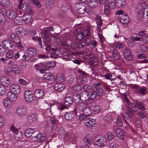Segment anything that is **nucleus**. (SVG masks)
Instances as JSON below:
<instances>
[{
  "instance_id": "f257e3e1",
  "label": "nucleus",
  "mask_w": 148,
  "mask_h": 148,
  "mask_svg": "<svg viewBox=\"0 0 148 148\" xmlns=\"http://www.w3.org/2000/svg\"><path fill=\"white\" fill-rule=\"evenodd\" d=\"M134 92L139 95L144 96L147 94V88L145 87H140L136 84L132 86Z\"/></svg>"
},
{
  "instance_id": "f03ea898",
  "label": "nucleus",
  "mask_w": 148,
  "mask_h": 148,
  "mask_svg": "<svg viewBox=\"0 0 148 148\" xmlns=\"http://www.w3.org/2000/svg\"><path fill=\"white\" fill-rule=\"evenodd\" d=\"M76 110V108H75L74 111L69 112H66L65 113L64 116L65 119L69 121L74 119L77 114Z\"/></svg>"
},
{
  "instance_id": "7ed1b4c3",
  "label": "nucleus",
  "mask_w": 148,
  "mask_h": 148,
  "mask_svg": "<svg viewBox=\"0 0 148 148\" xmlns=\"http://www.w3.org/2000/svg\"><path fill=\"white\" fill-rule=\"evenodd\" d=\"M75 10L80 14L83 13L86 11V7L84 3H79L76 4L75 6Z\"/></svg>"
},
{
  "instance_id": "20e7f679",
  "label": "nucleus",
  "mask_w": 148,
  "mask_h": 148,
  "mask_svg": "<svg viewBox=\"0 0 148 148\" xmlns=\"http://www.w3.org/2000/svg\"><path fill=\"white\" fill-rule=\"evenodd\" d=\"M11 131L14 134V136L15 139L16 140H19L22 138L23 137L22 133L18 131L13 125L10 127Z\"/></svg>"
},
{
  "instance_id": "39448f33",
  "label": "nucleus",
  "mask_w": 148,
  "mask_h": 148,
  "mask_svg": "<svg viewBox=\"0 0 148 148\" xmlns=\"http://www.w3.org/2000/svg\"><path fill=\"white\" fill-rule=\"evenodd\" d=\"M21 6V9L24 12H27L29 14L32 15L34 13V12L31 8L29 4L24 3Z\"/></svg>"
},
{
  "instance_id": "423d86ee",
  "label": "nucleus",
  "mask_w": 148,
  "mask_h": 148,
  "mask_svg": "<svg viewBox=\"0 0 148 148\" xmlns=\"http://www.w3.org/2000/svg\"><path fill=\"white\" fill-rule=\"evenodd\" d=\"M79 110L82 111L84 115L88 117L92 113V111L89 107H85L84 106H81L79 107Z\"/></svg>"
},
{
  "instance_id": "0eeeda50",
  "label": "nucleus",
  "mask_w": 148,
  "mask_h": 148,
  "mask_svg": "<svg viewBox=\"0 0 148 148\" xmlns=\"http://www.w3.org/2000/svg\"><path fill=\"white\" fill-rule=\"evenodd\" d=\"M107 142L106 138L104 137H102L96 140L94 144L99 147H103L105 146Z\"/></svg>"
},
{
  "instance_id": "6e6552de",
  "label": "nucleus",
  "mask_w": 148,
  "mask_h": 148,
  "mask_svg": "<svg viewBox=\"0 0 148 148\" xmlns=\"http://www.w3.org/2000/svg\"><path fill=\"white\" fill-rule=\"evenodd\" d=\"M90 39L86 38V40L83 42H81L76 44V47L79 48L84 49L86 48L89 45H90Z\"/></svg>"
},
{
  "instance_id": "1a4fd4ad",
  "label": "nucleus",
  "mask_w": 148,
  "mask_h": 148,
  "mask_svg": "<svg viewBox=\"0 0 148 148\" xmlns=\"http://www.w3.org/2000/svg\"><path fill=\"white\" fill-rule=\"evenodd\" d=\"M24 96L25 99L27 102H31L33 99V95L31 90H27L25 91Z\"/></svg>"
},
{
  "instance_id": "9d476101",
  "label": "nucleus",
  "mask_w": 148,
  "mask_h": 148,
  "mask_svg": "<svg viewBox=\"0 0 148 148\" xmlns=\"http://www.w3.org/2000/svg\"><path fill=\"white\" fill-rule=\"evenodd\" d=\"M124 56L125 59L127 61L131 60L132 59V55L130 50L128 48H126L124 51Z\"/></svg>"
},
{
  "instance_id": "9b49d317",
  "label": "nucleus",
  "mask_w": 148,
  "mask_h": 148,
  "mask_svg": "<svg viewBox=\"0 0 148 148\" xmlns=\"http://www.w3.org/2000/svg\"><path fill=\"white\" fill-rule=\"evenodd\" d=\"M0 83L4 86H8L10 84V79L6 77H2L0 78Z\"/></svg>"
},
{
  "instance_id": "f8f14e48",
  "label": "nucleus",
  "mask_w": 148,
  "mask_h": 148,
  "mask_svg": "<svg viewBox=\"0 0 148 148\" xmlns=\"http://www.w3.org/2000/svg\"><path fill=\"white\" fill-rule=\"evenodd\" d=\"M50 121L51 124V129L53 130H55L57 128L58 121L56 119L55 117H51Z\"/></svg>"
},
{
  "instance_id": "ddd939ff",
  "label": "nucleus",
  "mask_w": 148,
  "mask_h": 148,
  "mask_svg": "<svg viewBox=\"0 0 148 148\" xmlns=\"http://www.w3.org/2000/svg\"><path fill=\"white\" fill-rule=\"evenodd\" d=\"M80 29H78L75 33V36L76 39L78 41H80L84 38V34L82 32H79Z\"/></svg>"
},
{
  "instance_id": "4468645a",
  "label": "nucleus",
  "mask_w": 148,
  "mask_h": 148,
  "mask_svg": "<svg viewBox=\"0 0 148 148\" xmlns=\"http://www.w3.org/2000/svg\"><path fill=\"white\" fill-rule=\"evenodd\" d=\"M7 15L9 19L13 20L17 17V14L14 10H9L7 12Z\"/></svg>"
},
{
  "instance_id": "2eb2a0df",
  "label": "nucleus",
  "mask_w": 148,
  "mask_h": 148,
  "mask_svg": "<svg viewBox=\"0 0 148 148\" xmlns=\"http://www.w3.org/2000/svg\"><path fill=\"white\" fill-rule=\"evenodd\" d=\"M16 94L12 92H8L6 94V98L10 101H15L17 99Z\"/></svg>"
},
{
  "instance_id": "dca6fc26",
  "label": "nucleus",
  "mask_w": 148,
  "mask_h": 148,
  "mask_svg": "<svg viewBox=\"0 0 148 148\" xmlns=\"http://www.w3.org/2000/svg\"><path fill=\"white\" fill-rule=\"evenodd\" d=\"M26 109L23 106H21L18 108L16 110V112L18 115L23 116L26 114Z\"/></svg>"
},
{
  "instance_id": "f3484780",
  "label": "nucleus",
  "mask_w": 148,
  "mask_h": 148,
  "mask_svg": "<svg viewBox=\"0 0 148 148\" xmlns=\"http://www.w3.org/2000/svg\"><path fill=\"white\" fill-rule=\"evenodd\" d=\"M37 117V116L36 114H33L29 115L27 118L28 122L30 124L35 122L36 121Z\"/></svg>"
},
{
  "instance_id": "a211bd4d",
  "label": "nucleus",
  "mask_w": 148,
  "mask_h": 148,
  "mask_svg": "<svg viewBox=\"0 0 148 148\" xmlns=\"http://www.w3.org/2000/svg\"><path fill=\"white\" fill-rule=\"evenodd\" d=\"M10 89L12 92L18 94L20 92L19 87L16 84H14L11 85L10 87Z\"/></svg>"
},
{
  "instance_id": "6ab92c4d",
  "label": "nucleus",
  "mask_w": 148,
  "mask_h": 148,
  "mask_svg": "<svg viewBox=\"0 0 148 148\" xmlns=\"http://www.w3.org/2000/svg\"><path fill=\"white\" fill-rule=\"evenodd\" d=\"M2 44L4 47L6 49L12 48L13 46V43L8 40H5L2 42Z\"/></svg>"
},
{
  "instance_id": "aec40b11",
  "label": "nucleus",
  "mask_w": 148,
  "mask_h": 148,
  "mask_svg": "<svg viewBox=\"0 0 148 148\" xmlns=\"http://www.w3.org/2000/svg\"><path fill=\"white\" fill-rule=\"evenodd\" d=\"M31 15H24L22 16L23 19L27 24L30 23L32 20V17Z\"/></svg>"
},
{
  "instance_id": "412c9836",
  "label": "nucleus",
  "mask_w": 148,
  "mask_h": 148,
  "mask_svg": "<svg viewBox=\"0 0 148 148\" xmlns=\"http://www.w3.org/2000/svg\"><path fill=\"white\" fill-rule=\"evenodd\" d=\"M126 3L125 0H116V6L120 8H122L125 5Z\"/></svg>"
},
{
  "instance_id": "4be33fe9",
  "label": "nucleus",
  "mask_w": 148,
  "mask_h": 148,
  "mask_svg": "<svg viewBox=\"0 0 148 148\" xmlns=\"http://www.w3.org/2000/svg\"><path fill=\"white\" fill-rule=\"evenodd\" d=\"M44 94V92L42 90L38 89L34 91V96L37 98H40L42 97Z\"/></svg>"
},
{
  "instance_id": "5701e85b",
  "label": "nucleus",
  "mask_w": 148,
  "mask_h": 148,
  "mask_svg": "<svg viewBox=\"0 0 148 148\" xmlns=\"http://www.w3.org/2000/svg\"><path fill=\"white\" fill-rule=\"evenodd\" d=\"M42 32L43 34L42 38H45L48 41H49L50 39L49 37L51 36V34L48 30H43Z\"/></svg>"
},
{
  "instance_id": "b1692460",
  "label": "nucleus",
  "mask_w": 148,
  "mask_h": 148,
  "mask_svg": "<svg viewBox=\"0 0 148 148\" xmlns=\"http://www.w3.org/2000/svg\"><path fill=\"white\" fill-rule=\"evenodd\" d=\"M83 88L85 91V92L87 93L90 92L93 90V88L89 84H86L84 85L82 87Z\"/></svg>"
},
{
  "instance_id": "393cba45",
  "label": "nucleus",
  "mask_w": 148,
  "mask_h": 148,
  "mask_svg": "<svg viewBox=\"0 0 148 148\" xmlns=\"http://www.w3.org/2000/svg\"><path fill=\"white\" fill-rule=\"evenodd\" d=\"M44 78L48 81H51L54 79V76L53 74L51 73H46L44 75Z\"/></svg>"
},
{
  "instance_id": "a878e982",
  "label": "nucleus",
  "mask_w": 148,
  "mask_h": 148,
  "mask_svg": "<svg viewBox=\"0 0 148 148\" xmlns=\"http://www.w3.org/2000/svg\"><path fill=\"white\" fill-rule=\"evenodd\" d=\"M64 88V86L62 84L60 83L56 84L55 85L54 89L57 92H61L63 90Z\"/></svg>"
},
{
  "instance_id": "bb28decb",
  "label": "nucleus",
  "mask_w": 148,
  "mask_h": 148,
  "mask_svg": "<svg viewBox=\"0 0 148 148\" xmlns=\"http://www.w3.org/2000/svg\"><path fill=\"white\" fill-rule=\"evenodd\" d=\"M87 2L88 5L93 8H95L98 5L96 0H87Z\"/></svg>"
},
{
  "instance_id": "cd10ccee",
  "label": "nucleus",
  "mask_w": 148,
  "mask_h": 148,
  "mask_svg": "<svg viewBox=\"0 0 148 148\" xmlns=\"http://www.w3.org/2000/svg\"><path fill=\"white\" fill-rule=\"evenodd\" d=\"M35 132L34 129L29 128L27 129L25 132V136L27 137H29L32 136V135Z\"/></svg>"
},
{
  "instance_id": "c85d7f7f",
  "label": "nucleus",
  "mask_w": 148,
  "mask_h": 148,
  "mask_svg": "<svg viewBox=\"0 0 148 148\" xmlns=\"http://www.w3.org/2000/svg\"><path fill=\"white\" fill-rule=\"evenodd\" d=\"M104 119L107 122H111L114 121V119L112 116V114L109 113L106 114L104 116Z\"/></svg>"
},
{
  "instance_id": "c756f323",
  "label": "nucleus",
  "mask_w": 148,
  "mask_h": 148,
  "mask_svg": "<svg viewBox=\"0 0 148 148\" xmlns=\"http://www.w3.org/2000/svg\"><path fill=\"white\" fill-rule=\"evenodd\" d=\"M101 26L97 25V30L100 40L101 41H102L103 40V37L102 35V32L101 27Z\"/></svg>"
},
{
  "instance_id": "7c9ffc66",
  "label": "nucleus",
  "mask_w": 148,
  "mask_h": 148,
  "mask_svg": "<svg viewBox=\"0 0 148 148\" xmlns=\"http://www.w3.org/2000/svg\"><path fill=\"white\" fill-rule=\"evenodd\" d=\"M46 136L45 134H42L40 133H38L37 134V138L38 139V142L42 143L45 139Z\"/></svg>"
},
{
  "instance_id": "2f4dec72",
  "label": "nucleus",
  "mask_w": 148,
  "mask_h": 148,
  "mask_svg": "<svg viewBox=\"0 0 148 148\" xmlns=\"http://www.w3.org/2000/svg\"><path fill=\"white\" fill-rule=\"evenodd\" d=\"M89 95L88 94L86 93V92H80L81 99L85 101L89 100Z\"/></svg>"
},
{
  "instance_id": "473e14b6",
  "label": "nucleus",
  "mask_w": 148,
  "mask_h": 148,
  "mask_svg": "<svg viewBox=\"0 0 148 148\" xmlns=\"http://www.w3.org/2000/svg\"><path fill=\"white\" fill-rule=\"evenodd\" d=\"M50 56L51 58H57L58 56L56 53V51L54 48H50Z\"/></svg>"
},
{
  "instance_id": "72a5a7b5",
  "label": "nucleus",
  "mask_w": 148,
  "mask_h": 148,
  "mask_svg": "<svg viewBox=\"0 0 148 148\" xmlns=\"http://www.w3.org/2000/svg\"><path fill=\"white\" fill-rule=\"evenodd\" d=\"M124 16H123V17L122 18L121 17H119V19L121 23L124 24H127L129 22V18H128L127 15L126 17H125V18Z\"/></svg>"
},
{
  "instance_id": "f704fd0d",
  "label": "nucleus",
  "mask_w": 148,
  "mask_h": 148,
  "mask_svg": "<svg viewBox=\"0 0 148 148\" xmlns=\"http://www.w3.org/2000/svg\"><path fill=\"white\" fill-rule=\"evenodd\" d=\"M16 34L18 35H21V36L24 35L25 34L26 32L25 29L22 27H20L16 29Z\"/></svg>"
},
{
  "instance_id": "c9c22d12",
  "label": "nucleus",
  "mask_w": 148,
  "mask_h": 148,
  "mask_svg": "<svg viewBox=\"0 0 148 148\" xmlns=\"http://www.w3.org/2000/svg\"><path fill=\"white\" fill-rule=\"evenodd\" d=\"M65 104L66 106H70L73 103V100L72 98L69 96L66 97L64 100Z\"/></svg>"
},
{
  "instance_id": "e433bc0d",
  "label": "nucleus",
  "mask_w": 148,
  "mask_h": 148,
  "mask_svg": "<svg viewBox=\"0 0 148 148\" xmlns=\"http://www.w3.org/2000/svg\"><path fill=\"white\" fill-rule=\"evenodd\" d=\"M11 70L15 75H18L20 73L19 68L16 65H13L12 67Z\"/></svg>"
},
{
  "instance_id": "4c0bfd02",
  "label": "nucleus",
  "mask_w": 148,
  "mask_h": 148,
  "mask_svg": "<svg viewBox=\"0 0 148 148\" xmlns=\"http://www.w3.org/2000/svg\"><path fill=\"white\" fill-rule=\"evenodd\" d=\"M72 43V41L70 39H68L63 42L61 43L62 46H64L66 48L70 45Z\"/></svg>"
},
{
  "instance_id": "58836bf2",
  "label": "nucleus",
  "mask_w": 148,
  "mask_h": 148,
  "mask_svg": "<svg viewBox=\"0 0 148 148\" xmlns=\"http://www.w3.org/2000/svg\"><path fill=\"white\" fill-rule=\"evenodd\" d=\"M28 54L29 56H34L36 55L37 51L36 50L33 48H30L28 50Z\"/></svg>"
},
{
  "instance_id": "ea45409f",
  "label": "nucleus",
  "mask_w": 148,
  "mask_h": 148,
  "mask_svg": "<svg viewBox=\"0 0 148 148\" xmlns=\"http://www.w3.org/2000/svg\"><path fill=\"white\" fill-rule=\"evenodd\" d=\"M101 110L102 108L100 106L96 105L94 106L93 111L95 113L98 114L99 113Z\"/></svg>"
},
{
  "instance_id": "a19ab883",
  "label": "nucleus",
  "mask_w": 148,
  "mask_h": 148,
  "mask_svg": "<svg viewBox=\"0 0 148 148\" xmlns=\"http://www.w3.org/2000/svg\"><path fill=\"white\" fill-rule=\"evenodd\" d=\"M136 104L139 110L141 111L145 110V108L142 102L137 101L136 102Z\"/></svg>"
},
{
  "instance_id": "79ce46f5",
  "label": "nucleus",
  "mask_w": 148,
  "mask_h": 148,
  "mask_svg": "<svg viewBox=\"0 0 148 148\" xmlns=\"http://www.w3.org/2000/svg\"><path fill=\"white\" fill-rule=\"evenodd\" d=\"M0 3L2 6L5 7H8L10 5V3L9 0H1Z\"/></svg>"
},
{
  "instance_id": "37998d69",
  "label": "nucleus",
  "mask_w": 148,
  "mask_h": 148,
  "mask_svg": "<svg viewBox=\"0 0 148 148\" xmlns=\"http://www.w3.org/2000/svg\"><path fill=\"white\" fill-rule=\"evenodd\" d=\"M96 93L97 96L101 97L104 94V91L103 89L101 87H98L96 88Z\"/></svg>"
},
{
  "instance_id": "c03bdc74",
  "label": "nucleus",
  "mask_w": 148,
  "mask_h": 148,
  "mask_svg": "<svg viewBox=\"0 0 148 148\" xmlns=\"http://www.w3.org/2000/svg\"><path fill=\"white\" fill-rule=\"evenodd\" d=\"M123 116L124 119L125 121V123H128V122L130 123L131 122L132 116H129L127 113L123 114Z\"/></svg>"
},
{
  "instance_id": "a18cd8bd",
  "label": "nucleus",
  "mask_w": 148,
  "mask_h": 148,
  "mask_svg": "<svg viewBox=\"0 0 148 148\" xmlns=\"http://www.w3.org/2000/svg\"><path fill=\"white\" fill-rule=\"evenodd\" d=\"M46 5L49 8H51L54 7V2L53 0H46Z\"/></svg>"
},
{
  "instance_id": "49530a36",
  "label": "nucleus",
  "mask_w": 148,
  "mask_h": 148,
  "mask_svg": "<svg viewBox=\"0 0 148 148\" xmlns=\"http://www.w3.org/2000/svg\"><path fill=\"white\" fill-rule=\"evenodd\" d=\"M11 38L10 39L13 40V41L15 43H18L19 42L20 40L19 38L14 34H12L10 35Z\"/></svg>"
},
{
  "instance_id": "de8ad7c7",
  "label": "nucleus",
  "mask_w": 148,
  "mask_h": 148,
  "mask_svg": "<svg viewBox=\"0 0 148 148\" xmlns=\"http://www.w3.org/2000/svg\"><path fill=\"white\" fill-rule=\"evenodd\" d=\"M116 0H108V6L111 9H114L116 6Z\"/></svg>"
},
{
  "instance_id": "09e8293b",
  "label": "nucleus",
  "mask_w": 148,
  "mask_h": 148,
  "mask_svg": "<svg viewBox=\"0 0 148 148\" xmlns=\"http://www.w3.org/2000/svg\"><path fill=\"white\" fill-rule=\"evenodd\" d=\"M140 51L141 52H147L148 50V47L146 44H143L140 45Z\"/></svg>"
},
{
  "instance_id": "8fccbe9b",
  "label": "nucleus",
  "mask_w": 148,
  "mask_h": 148,
  "mask_svg": "<svg viewBox=\"0 0 148 148\" xmlns=\"http://www.w3.org/2000/svg\"><path fill=\"white\" fill-rule=\"evenodd\" d=\"M144 17H145V16L143 10L138 11L137 16V19L138 20H141Z\"/></svg>"
},
{
  "instance_id": "3c124183",
  "label": "nucleus",
  "mask_w": 148,
  "mask_h": 148,
  "mask_svg": "<svg viewBox=\"0 0 148 148\" xmlns=\"http://www.w3.org/2000/svg\"><path fill=\"white\" fill-rule=\"evenodd\" d=\"M73 88L75 91L80 92L83 89L82 87L80 85L77 84L73 86Z\"/></svg>"
},
{
  "instance_id": "603ef678",
  "label": "nucleus",
  "mask_w": 148,
  "mask_h": 148,
  "mask_svg": "<svg viewBox=\"0 0 148 148\" xmlns=\"http://www.w3.org/2000/svg\"><path fill=\"white\" fill-rule=\"evenodd\" d=\"M90 95H89V99H95L97 96L96 91H95L93 89L92 91L90 92Z\"/></svg>"
},
{
  "instance_id": "864d4df0",
  "label": "nucleus",
  "mask_w": 148,
  "mask_h": 148,
  "mask_svg": "<svg viewBox=\"0 0 148 148\" xmlns=\"http://www.w3.org/2000/svg\"><path fill=\"white\" fill-rule=\"evenodd\" d=\"M95 20L97 25L102 26L103 24L102 20L99 16H97L95 18Z\"/></svg>"
},
{
  "instance_id": "5fc2aeb1",
  "label": "nucleus",
  "mask_w": 148,
  "mask_h": 148,
  "mask_svg": "<svg viewBox=\"0 0 148 148\" xmlns=\"http://www.w3.org/2000/svg\"><path fill=\"white\" fill-rule=\"evenodd\" d=\"M112 54L113 57L115 59H118L119 58L120 55L116 49H114L113 50Z\"/></svg>"
},
{
  "instance_id": "6e6d98bb",
  "label": "nucleus",
  "mask_w": 148,
  "mask_h": 148,
  "mask_svg": "<svg viewBox=\"0 0 148 148\" xmlns=\"http://www.w3.org/2000/svg\"><path fill=\"white\" fill-rule=\"evenodd\" d=\"M142 111H139L138 112L137 115L138 116L140 117L142 119H146L147 117L146 116V114L143 113Z\"/></svg>"
},
{
  "instance_id": "4d7b16f0",
  "label": "nucleus",
  "mask_w": 148,
  "mask_h": 148,
  "mask_svg": "<svg viewBox=\"0 0 148 148\" xmlns=\"http://www.w3.org/2000/svg\"><path fill=\"white\" fill-rule=\"evenodd\" d=\"M73 98L74 100H77V102H79L80 100H82L80 97V94L77 93H74L73 96Z\"/></svg>"
},
{
  "instance_id": "13d9d810",
  "label": "nucleus",
  "mask_w": 148,
  "mask_h": 148,
  "mask_svg": "<svg viewBox=\"0 0 148 148\" xmlns=\"http://www.w3.org/2000/svg\"><path fill=\"white\" fill-rule=\"evenodd\" d=\"M10 100L8 99L7 98L6 99L3 100V103L4 105L7 107H10L12 105L11 103H10Z\"/></svg>"
},
{
  "instance_id": "bf43d9fd",
  "label": "nucleus",
  "mask_w": 148,
  "mask_h": 148,
  "mask_svg": "<svg viewBox=\"0 0 148 148\" xmlns=\"http://www.w3.org/2000/svg\"><path fill=\"white\" fill-rule=\"evenodd\" d=\"M66 60L69 61V63L72 64L73 63L77 64L79 65L80 64V62L79 60L77 59H75L74 60H71L70 59H68L67 58H66Z\"/></svg>"
},
{
  "instance_id": "052dcab7",
  "label": "nucleus",
  "mask_w": 148,
  "mask_h": 148,
  "mask_svg": "<svg viewBox=\"0 0 148 148\" xmlns=\"http://www.w3.org/2000/svg\"><path fill=\"white\" fill-rule=\"evenodd\" d=\"M84 142L86 143V145L90 146L91 145V141L90 138L86 137L84 140Z\"/></svg>"
},
{
  "instance_id": "680f3d73",
  "label": "nucleus",
  "mask_w": 148,
  "mask_h": 148,
  "mask_svg": "<svg viewBox=\"0 0 148 148\" xmlns=\"http://www.w3.org/2000/svg\"><path fill=\"white\" fill-rule=\"evenodd\" d=\"M66 2L65 1L64 3H62L60 7L61 10L64 12L68 10L66 5Z\"/></svg>"
},
{
  "instance_id": "e2e57ef3",
  "label": "nucleus",
  "mask_w": 148,
  "mask_h": 148,
  "mask_svg": "<svg viewBox=\"0 0 148 148\" xmlns=\"http://www.w3.org/2000/svg\"><path fill=\"white\" fill-rule=\"evenodd\" d=\"M113 134L112 132H110L107 133V136L109 141L112 140L114 138L115 136Z\"/></svg>"
},
{
  "instance_id": "0e129e2a",
  "label": "nucleus",
  "mask_w": 148,
  "mask_h": 148,
  "mask_svg": "<svg viewBox=\"0 0 148 148\" xmlns=\"http://www.w3.org/2000/svg\"><path fill=\"white\" fill-rule=\"evenodd\" d=\"M56 82L57 81L59 82H62L64 80L63 76L61 74H60V76H57L56 79Z\"/></svg>"
},
{
  "instance_id": "69168bd1",
  "label": "nucleus",
  "mask_w": 148,
  "mask_h": 148,
  "mask_svg": "<svg viewBox=\"0 0 148 148\" xmlns=\"http://www.w3.org/2000/svg\"><path fill=\"white\" fill-rule=\"evenodd\" d=\"M6 89L5 87L0 85V95H4L6 92Z\"/></svg>"
},
{
  "instance_id": "338daca9",
  "label": "nucleus",
  "mask_w": 148,
  "mask_h": 148,
  "mask_svg": "<svg viewBox=\"0 0 148 148\" xmlns=\"http://www.w3.org/2000/svg\"><path fill=\"white\" fill-rule=\"evenodd\" d=\"M110 7L108 5H105L104 7V12L106 14H108L110 12Z\"/></svg>"
},
{
  "instance_id": "774afa93",
  "label": "nucleus",
  "mask_w": 148,
  "mask_h": 148,
  "mask_svg": "<svg viewBox=\"0 0 148 148\" xmlns=\"http://www.w3.org/2000/svg\"><path fill=\"white\" fill-rule=\"evenodd\" d=\"M118 145L115 141H113L110 144L109 148H118Z\"/></svg>"
}]
</instances>
